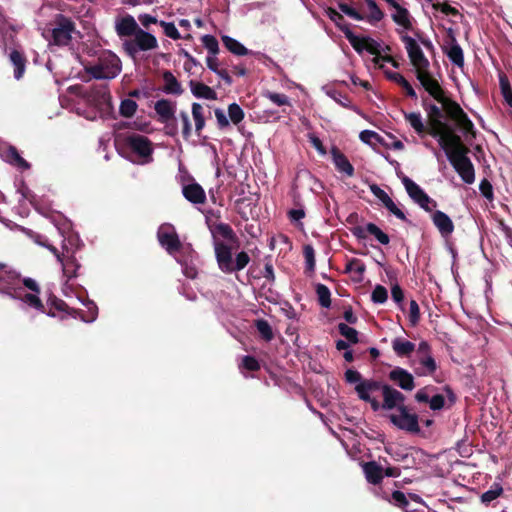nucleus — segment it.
<instances>
[{
	"label": "nucleus",
	"mask_w": 512,
	"mask_h": 512,
	"mask_svg": "<svg viewBox=\"0 0 512 512\" xmlns=\"http://www.w3.org/2000/svg\"><path fill=\"white\" fill-rule=\"evenodd\" d=\"M213 236L215 259L220 271L232 274L243 270L250 262V256L245 251L236 253L233 259L234 248L239 247V239L233 228L227 223H216L210 226Z\"/></svg>",
	"instance_id": "obj_1"
},
{
	"label": "nucleus",
	"mask_w": 512,
	"mask_h": 512,
	"mask_svg": "<svg viewBox=\"0 0 512 512\" xmlns=\"http://www.w3.org/2000/svg\"><path fill=\"white\" fill-rule=\"evenodd\" d=\"M415 75L423 89L443 106L447 117L455 123L456 127L465 136L475 138L476 130L473 122L459 103L446 96L445 90L430 73L429 68L427 70L417 69Z\"/></svg>",
	"instance_id": "obj_2"
},
{
	"label": "nucleus",
	"mask_w": 512,
	"mask_h": 512,
	"mask_svg": "<svg viewBox=\"0 0 512 512\" xmlns=\"http://www.w3.org/2000/svg\"><path fill=\"white\" fill-rule=\"evenodd\" d=\"M355 392L360 400L370 404L374 412L380 409L398 410V407L405 405L406 397L402 392L379 380L366 379L355 386Z\"/></svg>",
	"instance_id": "obj_3"
},
{
	"label": "nucleus",
	"mask_w": 512,
	"mask_h": 512,
	"mask_svg": "<svg viewBox=\"0 0 512 512\" xmlns=\"http://www.w3.org/2000/svg\"><path fill=\"white\" fill-rule=\"evenodd\" d=\"M115 31L122 42V49L127 56L136 59L140 52L154 50L158 47L156 37L139 27L135 18L126 14L115 21Z\"/></svg>",
	"instance_id": "obj_4"
},
{
	"label": "nucleus",
	"mask_w": 512,
	"mask_h": 512,
	"mask_svg": "<svg viewBox=\"0 0 512 512\" xmlns=\"http://www.w3.org/2000/svg\"><path fill=\"white\" fill-rule=\"evenodd\" d=\"M73 34H79L75 22L61 13H58L46 25L43 37L49 45L66 47L72 44Z\"/></svg>",
	"instance_id": "obj_5"
},
{
	"label": "nucleus",
	"mask_w": 512,
	"mask_h": 512,
	"mask_svg": "<svg viewBox=\"0 0 512 512\" xmlns=\"http://www.w3.org/2000/svg\"><path fill=\"white\" fill-rule=\"evenodd\" d=\"M121 61L111 51L102 52L96 63L85 68L86 72L95 79H113L121 72Z\"/></svg>",
	"instance_id": "obj_6"
},
{
	"label": "nucleus",
	"mask_w": 512,
	"mask_h": 512,
	"mask_svg": "<svg viewBox=\"0 0 512 512\" xmlns=\"http://www.w3.org/2000/svg\"><path fill=\"white\" fill-rule=\"evenodd\" d=\"M439 146L444 150L446 157L452 155L453 157L468 154L470 149L463 143L461 136L456 134L450 125L442 129L440 135L436 137Z\"/></svg>",
	"instance_id": "obj_7"
},
{
	"label": "nucleus",
	"mask_w": 512,
	"mask_h": 512,
	"mask_svg": "<svg viewBox=\"0 0 512 512\" xmlns=\"http://www.w3.org/2000/svg\"><path fill=\"white\" fill-rule=\"evenodd\" d=\"M396 411L397 413L388 416L389 421L396 428L410 434L420 433L419 416L416 413L411 412L407 405H401Z\"/></svg>",
	"instance_id": "obj_8"
},
{
	"label": "nucleus",
	"mask_w": 512,
	"mask_h": 512,
	"mask_svg": "<svg viewBox=\"0 0 512 512\" xmlns=\"http://www.w3.org/2000/svg\"><path fill=\"white\" fill-rule=\"evenodd\" d=\"M344 35L357 53L361 54L363 51H367L371 55L375 56L373 62L375 64L379 63V42L369 36H357L350 28H345Z\"/></svg>",
	"instance_id": "obj_9"
},
{
	"label": "nucleus",
	"mask_w": 512,
	"mask_h": 512,
	"mask_svg": "<svg viewBox=\"0 0 512 512\" xmlns=\"http://www.w3.org/2000/svg\"><path fill=\"white\" fill-rule=\"evenodd\" d=\"M422 106L427 113V123L429 125V135L436 138L440 135L442 129H445L448 124L443 121V107L440 108L436 104L429 103L427 98H423Z\"/></svg>",
	"instance_id": "obj_10"
},
{
	"label": "nucleus",
	"mask_w": 512,
	"mask_h": 512,
	"mask_svg": "<svg viewBox=\"0 0 512 512\" xmlns=\"http://www.w3.org/2000/svg\"><path fill=\"white\" fill-rule=\"evenodd\" d=\"M401 41L405 44L408 57L411 64L415 67V72L419 70H427L430 66L429 60L425 57L418 43L407 34L401 36Z\"/></svg>",
	"instance_id": "obj_11"
},
{
	"label": "nucleus",
	"mask_w": 512,
	"mask_h": 512,
	"mask_svg": "<svg viewBox=\"0 0 512 512\" xmlns=\"http://www.w3.org/2000/svg\"><path fill=\"white\" fill-rule=\"evenodd\" d=\"M402 183L405 186L409 197L425 211L430 212L432 210L429 204H432L434 207L437 206V202L431 199L428 194L425 193L424 190L409 177L404 176L402 178Z\"/></svg>",
	"instance_id": "obj_12"
},
{
	"label": "nucleus",
	"mask_w": 512,
	"mask_h": 512,
	"mask_svg": "<svg viewBox=\"0 0 512 512\" xmlns=\"http://www.w3.org/2000/svg\"><path fill=\"white\" fill-rule=\"evenodd\" d=\"M126 146L139 157L149 162L152 160L153 146L151 140L140 134H131L125 138Z\"/></svg>",
	"instance_id": "obj_13"
},
{
	"label": "nucleus",
	"mask_w": 512,
	"mask_h": 512,
	"mask_svg": "<svg viewBox=\"0 0 512 512\" xmlns=\"http://www.w3.org/2000/svg\"><path fill=\"white\" fill-rule=\"evenodd\" d=\"M160 245L165 248L168 254L173 255L182 248V243L177 232L171 225L161 226L157 233Z\"/></svg>",
	"instance_id": "obj_14"
},
{
	"label": "nucleus",
	"mask_w": 512,
	"mask_h": 512,
	"mask_svg": "<svg viewBox=\"0 0 512 512\" xmlns=\"http://www.w3.org/2000/svg\"><path fill=\"white\" fill-rule=\"evenodd\" d=\"M467 155L463 154L456 157L448 155V161L465 183L472 184L475 180V170L473 163Z\"/></svg>",
	"instance_id": "obj_15"
},
{
	"label": "nucleus",
	"mask_w": 512,
	"mask_h": 512,
	"mask_svg": "<svg viewBox=\"0 0 512 512\" xmlns=\"http://www.w3.org/2000/svg\"><path fill=\"white\" fill-rule=\"evenodd\" d=\"M7 268L5 263L0 262V293L16 298L13 291L19 282L20 274Z\"/></svg>",
	"instance_id": "obj_16"
},
{
	"label": "nucleus",
	"mask_w": 512,
	"mask_h": 512,
	"mask_svg": "<svg viewBox=\"0 0 512 512\" xmlns=\"http://www.w3.org/2000/svg\"><path fill=\"white\" fill-rule=\"evenodd\" d=\"M353 236L357 239H366L367 235H372L382 245H388L389 236L383 232L376 224L369 222L365 226H355L350 229Z\"/></svg>",
	"instance_id": "obj_17"
},
{
	"label": "nucleus",
	"mask_w": 512,
	"mask_h": 512,
	"mask_svg": "<svg viewBox=\"0 0 512 512\" xmlns=\"http://www.w3.org/2000/svg\"><path fill=\"white\" fill-rule=\"evenodd\" d=\"M388 378L397 387L404 391H412L415 387L414 376L402 367H394L389 373Z\"/></svg>",
	"instance_id": "obj_18"
},
{
	"label": "nucleus",
	"mask_w": 512,
	"mask_h": 512,
	"mask_svg": "<svg viewBox=\"0 0 512 512\" xmlns=\"http://www.w3.org/2000/svg\"><path fill=\"white\" fill-rule=\"evenodd\" d=\"M369 189L371 193L378 198L384 207L392 213L395 217L402 221H407V217L404 214V212L397 207V205L394 203V201L390 198V196L381 189L377 184H371L369 185Z\"/></svg>",
	"instance_id": "obj_19"
},
{
	"label": "nucleus",
	"mask_w": 512,
	"mask_h": 512,
	"mask_svg": "<svg viewBox=\"0 0 512 512\" xmlns=\"http://www.w3.org/2000/svg\"><path fill=\"white\" fill-rule=\"evenodd\" d=\"M390 7L395 9V13L391 15L392 20L406 30L412 29L411 15L409 11L400 5V0H384Z\"/></svg>",
	"instance_id": "obj_20"
},
{
	"label": "nucleus",
	"mask_w": 512,
	"mask_h": 512,
	"mask_svg": "<svg viewBox=\"0 0 512 512\" xmlns=\"http://www.w3.org/2000/svg\"><path fill=\"white\" fill-rule=\"evenodd\" d=\"M182 194L187 201L194 205H202L206 202V193L203 187L196 182L183 185Z\"/></svg>",
	"instance_id": "obj_21"
},
{
	"label": "nucleus",
	"mask_w": 512,
	"mask_h": 512,
	"mask_svg": "<svg viewBox=\"0 0 512 512\" xmlns=\"http://www.w3.org/2000/svg\"><path fill=\"white\" fill-rule=\"evenodd\" d=\"M330 153L337 171H339L340 173H344L348 177H353L355 173L354 167L350 163L348 158L345 156V154L342 153L340 149L336 146H333L331 148Z\"/></svg>",
	"instance_id": "obj_22"
},
{
	"label": "nucleus",
	"mask_w": 512,
	"mask_h": 512,
	"mask_svg": "<svg viewBox=\"0 0 512 512\" xmlns=\"http://www.w3.org/2000/svg\"><path fill=\"white\" fill-rule=\"evenodd\" d=\"M154 110L159 116V120L162 123H167L175 118L176 104L168 99H160L155 102Z\"/></svg>",
	"instance_id": "obj_23"
},
{
	"label": "nucleus",
	"mask_w": 512,
	"mask_h": 512,
	"mask_svg": "<svg viewBox=\"0 0 512 512\" xmlns=\"http://www.w3.org/2000/svg\"><path fill=\"white\" fill-rule=\"evenodd\" d=\"M432 222L444 237L449 236L454 231V224L451 218L444 212L436 210L432 214Z\"/></svg>",
	"instance_id": "obj_24"
},
{
	"label": "nucleus",
	"mask_w": 512,
	"mask_h": 512,
	"mask_svg": "<svg viewBox=\"0 0 512 512\" xmlns=\"http://www.w3.org/2000/svg\"><path fill=\"white\" fill-rule=\"evenodd\" d=\"M59 262L62 265L63 275L67 281L78 276V270L80 269L81 265L74 254H70L67 250V254L62 257Z\"/></svg>",
	"instance_id": "obj_25"
},
{
	"label": "nucleus",
	"mask_w": 512,
	"mask_h": 512,
	"mask_svg": "<svg viewBox=\"0 0 512 512\" xmlns=\"http://www.w3.org/2000/svg\"><path fill=\"white\" fill-rule=\"evenodd\" d=\"M366 480L373 485H379L384 478L383 468L376 461L365 462L362 465Z\"/></svg>",
	"instance_id": "obj_26"
},
{
	"label": "nucleus",
	"mask_w": 512,
	"mask_h": 512,
	"mask_svg": "<svg viewBox=\"0 0 512 512\" xmlns=\"http://www.w3.org/2000/svg\"><path fill=\"white\" fill-rule=\"evenodd\" d=\"M87 98L88 101L94 103L97 106L106 105L111 107V95L107 85L91 88Z\"/></svg>",
	"instance_id": "obj_27"
},
{
	"label": "nucleus",
	"mask_w": 512,
	"mask_h": 512,
	"mask_svg": "<svg viewBox=\"0 0 512 512\" xmlns=\"http://www.w3.org/2000/svg\"><path fill=\"white\" fill-rule=\"evenodd\" d=\"M9 59L14 66V77L17 80H20L25 73L27 58L23 52L14 49L9 54Z\"/></svg>",
	"instance_id": "obj_28"
},
{
	"label": "nucleus",
	"mask_w": 512,
	"mask_h": 512,
	"mask_svg": "<svg viewBox=\"0 0 512 512\" xmlns=\"http://www.w3.org/2000/svg\"><path fill=\"white\" fill-rule=\"evenodd\" d=\"M162 78L164 81V86L162 87V91L166 94L171 95H181L183 93V88L181 83L176 79L171 71H164L162 74Z\"/></svg>",
	"instance_id": "obj_29"
},
{
	"label": "nucleus",
	"mask_w": 512,
	"mask_h": 512,
	"mask_svg": "<svg viewBox=\"0 0 512 512\" xmlns=\"http://www.w3.org/2000/svg\"><path fill=\"white\" fill-rule=\"evenodd\" d=\"M189 85L191 88V92L195 97L203 98L206 100L217 99V93L208 85L194 80H191Z\"/></svg>",
	"instance_id": "obj_30"
},
{
	"label": "nucleus",
	"mask_w": 512,
	"mask_h": 512,
	"mask_svg": "<svg viewBox=\"0 0 512 512\" xmlns=\"http://www.w3.org/2000/svg\"><path fill=\"white\" fill-rule=\"evenodd\" d=\"M405 120L418 135L429 134V125H425L419 112H404Z\"/></svg>",
	"instance_id": "obj_31"
},
{
	"label": "nucleus",
	"mask_w": 512,
	"mask_h": 512,
	"mask_svg": "<svg viewBox=\"0 0 512 512\" xmlns=\"http://www.w3.org/2000/svg\"><path fill=\"white\" fill-rule=\"evenodd\" d=\"M5 160L22 170L30 168V164L20 155L19 151L14 146H9L4 152Z\"/></svg>",
	"instance_id": "obj_32"
},
{
	"label": "nucleus",
	"mask_w": 512,
	"mask_h": 512,
	"mask_svg": "<svg viewBox=\"0 0 512 512\" xmlns=\"http://www.w3.org/2000/svg\"><path fill=\"white\" fill-rule=\"evenodd\" d=\"M393 351L399 357H409L415 351V344L408 340L395 338L392 341Z\"/></svg>",
	"instance_id": "obj_33"
},
{
	"label": "nucleus",
	"mask_w": 512,
	"mask_h": 512,
	"mask_svg": "<svg viewBox=\"0 0 512 512\" xmlns=\"http://www.w3.org/2000/svg\"><path fill=\"white\" fill-rule=\"evenodd\" d=\"M221 39L227 50L237 56H245L250 53L244 45L230 36L223 35Z\"/></svg>",
	"instance_id": "obj_34"
},
{
	"label": "nucleus",
	"mask_w": 512,
	"mask_h": 512,
	"mask_svg": "<svg viewBox=\"0 0 512 512\" xmlns=\"http://www.w3.org/2000/svg\"><path fill=\"white\" fill-rule=\"evenodd\" d=\"M443 52L447 55L449 60L459 68L464 66V54L461 46L458 43L449 46L448 49L444 48Z\"/></svg>",
	"instance_id": "obj_35"
},
{
	"label": "nucleus",
	"mask_w": 512,
	"mask_h": 512,
	"mask_svg": "<svg viewBox=\"0 0 512 512\" xmlns=\"http://www.w3.org/2000/svg\"><path fill=\"white\" fill-rule=\"evenodd\" d=\"M192 117L195 122V132L198 136H201V132L205 127V116H204V107L194 102L192 104Z\"/></svg>",
	"instance_id": "obj_36"
},
{
	"label": "nucleus",
	"mask_w": 512,
	"mask_h": 512,
	"mask_svg": "<svg viewBox=\"0 0 512 512\" xmlns=\"http://www.w3.org/2000/svg\"><path fill=\"white\" fill-rule=\"evenodd\" d=\"M21 300L23 302H25L27 305H29L30 307L36 309L37 311H39L41 313H46L47 315L52 316V317L55 316L54 312L46 311L45 306L42 303L41 299L38 297L37 293L36 294L27 293L21 298Z\"/></svg>",
	"instance_id": "obj_37"
},
{
	"label": "nucleus",
	"mask_w": 512,
	"mask_h": 512,
	"mask_svg": "<svg viewBox=\"0 0 512 512\" xmlns=\"http://www.w3.org/2000/svg\"><path fill=\"white\" fill-rule=\"evenodd\" d=\"M365 4L368 8V15L364 19H366L370 23L379 22L384 18L383 11L379 8L378 4L375 0H364Z\"/></svg>",
	"instance_id": "obj_38"
},
{
	"label": "nucleus",
	"mask_w": 512,
	"mask_h": 512,
	"mask_svg": "<svg viewBox=\"0 0 512 512\" xmlns=\"http://www.w3.org/2000/svg\"><path fill=\"white\" fill-rule=\"evenodd\" d=\"M254 326L263 340L270 342L274 338V333L271 325L265 319H256Z\"/></svg>",
	"instance_id": "obj_39"
},
{
	"label": "nucleus",
	"mask_w": 512,
	"mask_h": 512,
	"mask_svg": "<svg viewBox=\"0 0 512 512\" xmlns=\"http://www.w3.org/2000/svg\"><path fill=\"white\" fill-rule=\"evenodd\" d=\"M419 363L423 367V371H417L418 375H432L437 370V364L431 354L420 356Z\"/></svg>",
	"instance_id": "obj_40"
},
{
	"label": "nucleus",
	"mask_w": 512,
	"mask_h": 512,
	"mask_svg": "<svg viewBox=\"0 0 512 512\" xmlns=\"http://www.w3.org/2000/svg\"><path fill=\"white\" fill-rule=\"evenodd\" d=\"M499 86L505 102L509 107L512 108V87L508 77L505 74L499 75Z\"/></svg>",
	"instance_id": "obj_41"
},
{
	"label": "nucleus",
	"mask_w": 512,
	"mask_h": 512,
	"mask_svg": "<svg viewBox=\"0 0 512 512\" xmlns=\"http://www.w3.org/2000/svg\"><path fill=\"white\" fill-rule=\"evenodd\" d=\"M316 294L320 306L323 308H329L331 306V292L326 285L318 283L316 285Z\"/></svg>",
	"instance_id": "obj_42"
},
{
	"label": "nucleus",
	"mask_w": 512,
	"mask_h": 512,
	"mask_svg": "<svg viewBox=\"0 0 512 512\" xmlns=\"http://www.w3.org/2000/svg\"><path fill=\"white\" fill-rule=\"evenodd\" d=\"M137 108L138 105L134 100L126 98L123 99L120 103L119 113L124 118H131L136 113Z\"/></svg>",
	"instance_id": "obj_43"
},
{
	"label": "nucleus",
	"mask_w": 512,
	"mask_h": 512,
	"mask_svg": "<svg viewBox=\"0 0 512 512\" xmlns=\"http://www.w3.org/2000/svg\"><path fill=\"white\" fill-rule=\"evenodd\" d=\"M359 138L362 142L369 144L371 146H376L377 144L385 145L383 137H381L378 133L372 130L361 131Z\"/></svg>",
	"instance_id": "obj_44"
},
{
	"label": "nucleus",
	"mask_w": 512,
	"mask_h": 512,
	"mask_svg": "<svg viewBox=\"0 0 512 512\" xmlns=\"http://www.w3.org/2000/svg\"><path fill=\"white\" fill-rule=\"evenodd\" d=\"M503 493V488L499 483H494L489 490L481 495V502L489 505L493 500L497 499Z\"/></svg>",
	"instance_id": "obj_45"
},
{
	"label": "nucleus",
	"mask_w": 512,
	"mask_h": 512,
	"mask_svg": "<svg viewBox=\"0 0 512 512\" xmlns=\"http://www.w3.org/2000/svg\"><path fill=\"white\" fill-rule=\"evenodd\" d=\"M326 15L334 24L344 33L345 28H350V25L345 22L343 15L332 7H328Z\"/></svg>",
	"instance_id": "obj_46"
},
{
	"label": "nucleus",
	"mask_w": 512,
	"mask_h": 512,
	"mask_svg": "<svg viewBox=\"0 0 512 512\" xmlns=\"http://www.w3.org/2000/svg\"><path fill=\"white\" fill-rule=\"evenodd\" d=\"M339 333L347 339L349 343L356 344L359 342L358 339V331L346 323H339L338 326Z\"/></svg>",
	"instance_id": "obj_47"
},
{
	"label": "nucleus",
	"mask_w": 512,
	"mask_h": 512,
	"mask_svg": "<svg viewBox=\"0 0 512 512\" xmlns=\"http://www.w3.org/2000/svg\"><path fill=\"white\" fill-rule=\"evenodd\" d=\"M303 255L305 258V272L313 273L315 270V251L311 245H305L303 248Z\"/></svg>",
	"instance_id": "obj_48"
},
{
	"label": "nucleus",
	"mask_w": 512,
	"mask_h": 512,
	"mask_svg": "<svg viewBox=\"0 0 512 512\" xmlns=\"http://www.w3.org/2000/svg\"><path fill=\"white\" fill-rule=\"evenodd\" d=\"M339 10L354 20H364V16L359 13L355 8L351 7L344 0H337Z\"/></svg>",
	"instance_id": "obj_49"
},
{
	"label": "nucleus",
	"mask_w": 512,
	"mask_h": 512,
	"mask_svg": "<svg viewBox=\"0 0 512 512\" xmlns=\"http://www.w3.org/2000/svg\"><path fill=\"white\" fill-rule=\"evenodd\" d=\"M201 41L203 46L208 50L209 55L215 56L219 53V43L213 35H204Z\"/></svg>",
	"instance_id": "obj_50"
},
{
	"label": "nucleus",
	"mask_w": 512,
	"mask_h": 512,
	"mask_svg": "<svg viewBox=\"0 0 512 512\" xmlns=\"http://www.w3.org/2000/svg\"><path fill=\"white\" fill-rule=\"evenodd\" d=\"M228 115L231 122L235 125L244 119V111L237 103H231L228 106Z\"/></svg>",
	"instance_id": "obj_51"
},
{
	"label": "nucleus",
	"mask_w": 512,
	"mask_h": 512,
	"mask_svg": "<svg viewBox=\"0 0 512 512\" xmlns=\"http://www.w3.org/2000/svg\"><path fill=\"white\" fill-rule=\"evenodd\" d=\"M263 96L269 99L272 103L277 106L290 105V101L287 95L283 93H276L271 91H266Z\"/></svg>",
	"instance_id": "obj_52"
},
{
	"label": "nucleus",
	"mask_w": 512,
	"mask_h": 512,
	"mask_svg": "<svg viewBox=\"0 0 512 512\" xmlns=\"http://www.w3.org/2000/svg\"><path fill=\"white\" fill-rule=\"evenodd\" d=\"M387 299H388L387 289L380 284L376 285L372 291L371 300L376 304H383L387 301Z\"/></svg>",
	"instance_id": "obj_53"
},
{
	"label": "nucleus",
	"mask_w": 512,
	"mask_h": 512,
	"mask_svg": "<svg viewBox=\"0 0 512 512\" xmlns=\"http://www.w3.org/2000/svg\"><path fill=\"white\" fill-rule=\"evenodd\" d=\"M159 25L163 28L164 30V34L173 39V40H178L181 38V35L179 33V31L177 30V28L175 27L174 23L173 22H166V21H159Z\"/></svg>",
	"instance_id": "obj_54"
},
{
	"label": "nucleus",
	"mask_w": 512,
	"mask_h": 512,
	"mask_svg": "<svg viewBox=\"0 0 512 512\" xmlns=\"http://www.w3.org/2000/svg\"><path fill=\"white\" fill-rule=\"evenodd\" d=\"M409 322L412 327L416 326L420 321V308L415 300H411L409 303Z\"/></svg>",
	"instance_id": "obj_55"
},
{
	"label": "nucleus",
	"mask_w": 512,
	"mask_h": 512,
	"mask_svg": "<svg viewBox=\"0 0 512 512\" xmlns=\"http://www.w3.org/2000/svg\"><path fill=\"white\" fill-rule=\"evenodd\" d=\"M179 117L182 122V136L185 140H188L192 134V127L189 119V115L186 111H181Z\"/></svg>",
	"instance_id": "obj_56"
},
{
	"label": "nucleus",
	"mask_w": 512,
	"mask_h": 512,
	"mask_svg": "<svg viewBox=\"0 0 512 512\" xmlns=\"http://www.w3.org/2000/svg\"><path fill=\"white\" fill-rule=\"evenodd\" d=\"M356 272L359 276H362L365 272V265L357 258H353L347 262L345 272Z\"/></svg>",
	"instance_id": "obj_57"
},
{
	"label": "nucleus",
	"mask_w": 512,
	"mask_h": 512,
	"mask_svg": "<svg viewBox=\"0 0 512 512\" xmlns=\"http://www.w3.org/2000/svg\"><path fill=\"white\" fill-rule=\"evenodd\" d=\"M241 367L248 371L255 372L260 369V364L254 356L246 355L242 358Z\"/></svg>",
	"instance_id": "obj_58"
},
{
	"label": "nucleus",
	"mask_w": 512,
	"mask_h": 512,
	"mask_svg": "<svg viewBox=\"0 0 512 512\" xmlns=\"http://www.w3.org/2000/svg\"><path fill=\"white\" fill-rule=\"evenodd\" d=\"M479 190L487 200L492 201L494 199L493 186L488 179L481 180Z\"/></svg>",
	"instance_id": "obj_59"
},
{
	"label": "nucleus",
	"mask_w": 512,
	"mask_h": 512,
	"mask_svg": "<svg viewBox=\"0 0 512 512\" xmlns=\"http://www.w3.org/2000/svg\"><path fill=\"white\" fill-rule=\"evenodd\" d=\"M435 388L433 386H426L421 389H419L415 395L414 398L418 403H429L430 396L429 391L434 390Z\"/></svg>",
	"instance_id": "obj_60"
},
{
	"label": "nucleus",
	"mask_w": 512,
	"mask_h": 512,
	"mask_svg": "<svg viewBox=\"0 0 512 512\" xmlns=\"http://www.w3.org/2000/svg\"><path fill=\"white\" fill-rule=\"evenodd\" d=\"M391 498L394 504L402 509L409 505V501L407 500L405 494L399 490L393 491Z\"/></svg>",
	"instance_id": "obj_61"
},
{
	"label": "nucleus",
	"mask_w": 512,
	"mask_h": 512,
	"mask_svg": "<svg viewBox=\"0 0 512 512\" xmlns=\"http://www.w3.org/2000/svg\"><path fill=\"white\" fill-rule=\"evenodd\" d=\"M429 407L433 411H438L445 406V397L442 394H436L430 398Z\"/></svg>",
	"instance_id": "obj_62"
},
{
	"label": "nucleus",
	"mask_w": 512,
	"mask_h": 512,
	"mask_svg": "<svg viewBox=\"0 0 512 512\" xmlns=\"http://www.w3.org/2000/svg\"><path fill=\"white\" fill-rule=\"evenodd\" d=\"M433 8L437 11H441L445 15L456 16L459 14V11L448 3H434Z\"/></svg>",
	"instance_id": "obj_63"
},
{
	"label": "nucleus",
	"mask_w": 512,
	"mask_h": 512,
	"mask_svg": "<svg viewBox=\"0 0 512 512\" xmlns=\"http://www.w3.org/2000/svg\"><path fill=\"white\" fill-rule=\"evenodd\" d=\"M345 380H346V382H348L350 384L357 383L356 385H358L359 383L363 382L365 379L362 378V375L357 370L348 369L345 372Z\"/></svg>",
	"instance_id": "obj_64"
}]
</instances>
